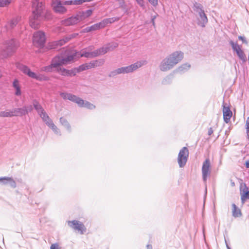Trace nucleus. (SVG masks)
<instances>
[{"label":"nucleus","instance_id":"1","mask_svg":"<svg viewBox=\"0 0 249 249\" xmlns=\"http://www.w3.org/2000/svg\"><path fill=\"white\" fill-rule=\"evenodd\" d=\"M73 58L72 56H67L64 58L62 56H55L52 60L51 64L42 68V70L47 72L56 71V67L60 65H67L72 62Z\"/></svg>","mask_w":249,"mask_h":249},{"label":"nucleus","instance_id":"2","mask_svg":"<svg viewBox=\"0 0 249 249\" xmlns=\"http://www.w3.org/2000/svg\"><path fill=\"white\" fill-rule=\"evenodd\" d=\"M146 64L144 60L137 61L136 63L125 67H123L111 71L110 76H115L120 74H126L133 72Z\"/></svg>","mask_w":249,"mask_h":249},{"label":"nucleus","instance_id":"3","mask_svg":"<svg viewBox=\"0 0 249 249\" xmlns=\"http://www.w3.org/2000/svg\"><path fill=\"white\" fill-rule=\"evenodd\" d=\"M83 1H53L51 4L53 10L59 14H64L66 12V5H80L82 4Z\"/></svg>","mask_w":249,"mask_h":249},{"label":"nucleus","instance_id":"4","mask_svg":"<svg viewBox=\"0 0 249 249\" xmlns=\"http://www.w3.org/2000/svg\"><path fill=\"white\" fill-rule=\"evenodd\" d=\"M105 52L103 50H97L93 52H89L87 49H83L80 52H76L73 51L71 52V54L68 56H72L73 59L72 61L81 57H85L87 58H92L104 53Z\"/></svg>","mask_w":249,"mask_h":249},{"label":"nucleus","instance_id":"5","mask_svg":"<svg viewBox=\"0 0 249 249\" xmlns=\"http://www.w3.org/2000/svg\"><path fill=\"white\" fill-rule=\"evenodd\" d=\"M46 38L44 32L39 31L35 32L33 36V43L37 48H42L45 43Z\"/></svg>","mask_w":249,"mask_h":249},{"label":"nucleus","instance_id":"6","mask_svg":"<svg viewBox=\"0 0 249 249\" xmlns=\"http://www.w3.org/2000/svg\"><path fill=\"white\" fill-rule=\"evenodd\" d=\"M103 64L102 61L99 60H93L90 61L89 63H86L81 65L78 67L74 69V71L75 72H80L84 71H86L89 69L94 68L96 67H99Z\"/></svg>","mask_w":249,"mask_h":249},{"label":"nucleus","instance_id":"7","mask_svg":"<svg viewBox=\"0 0 249 249\" xmlns=\"http://www.w3.org/2000/svg\"><path fill=\"white\" fill-rule=\"evenodd\" d=\"M44 18L42 14H37L36 13V11H33L29 22L30 26L35 29L39 28L41 22Z\"/></svg>","mask_w":249,"mask_h":249},{"label":"nucleus","instance_id":"8","mask_svg":"<svg viewBox=\"0 0 249 249\" xmlns=\"http://www.w3.org/2000/svg\"><path fill=\"white\" fill-rule=\"evenodd\" d=\"M189 156V150L186 147H183L179 151L178 162L180 168L183 167L186 164Z\"/></svg>","mask_w":249,"mask_h":249},{"label":"nucleus","instance_id":"9","mask_svg":"<svg viewBox=\"0 0 249 249\" xmlns=\"http://www.w3.org/2000/svg\"><path fill=\"white\" fill-rule=\"evenodd\" d=\"M211 173V165L210 160L207 159L203 163L202 167V175L203 180L204 182L207 181L208 177Z\"/></svg>","mask_w":249,"mask_h":249},{"label":"nucleus","instance_id":"10","mask_svg":"<svg viewBox=\"0 0 249 249\" xmlns=\"http://www.w3.org/2000/svg\"><path fill=\"white\" fill-rule=\"evenodd\" d=\"M68 224L73 230L78 231L80 234H83L86 231V228L84 225L79 221H69Z\"/></svg>","mask_w":249,"mask_h":249},{"label":"nucleus","instance_id":"11","mask_svg":"<svg viewBox=\"0 0 249 249\" xmlns=\"http://www.w3.org/2000/svg\"><path fill=\"white\" fill-rule=\"evenodd\" d=\"M20 69L25 74H27L29 77L32 78H34L39 81L48 79L46 77L42 75H37L36 73L32 71L29 68L25 66H21Z\"/></svg>","mask_w":249,"mask_h":249},{"label":"nucleus","instance_id":"12","mask_svg":"<svg viewBox=\"0 0 249 249\" xmlns=\"http://www.w3.org/2000/svg\"><path fill=\"white\" fill-rule=\"evenodd\" d=\"M175 66L183 58V53L180 51L175 52L167 56Z\"/></svg>","mask_w":249,"mask_h":249},{"label":"nucleus","instance_id":"13","mask_svg":"<svg viewBox=\"0 0 249 249\" xmlns=\"http://www.w3.org/2000/svg\"><path fill=\"white\" fill-rule=\"evenodd\" d=\"M160 69L162 71H167L172 69L174 66L167 57L162 60L160 65Z\"/></svg>","mask_w":249,"mask_h":249},{"label":"nucleus","instance_id":"14","mask_svg":"<svg viewBox=\"0 0 249 249\" xmlns=\"http://www.w3.org/2000/svg\"><path fill=\"white\" fill-rule=\"evenodd\" d=\"M108 24V20L105 19L85 29L86 32L94 31L104 28Z\"/></svg>","mask_w":249,"mask_h":249},{"label":"nucleus","instance_id":"15","mask_svg":"<svg viewBox=\"0 0 249 249\" xmlns=\"http://www.w3.org/2000/svg\"><path fill=\"white\" fill-rule=\"evenodd\" d=\"M240 191L241 201L244 203L245 200L249 199V188L245 183H243L241 185Z\"/></svg>","mask_w":249,"mask_h":249},{"label":"nucleus","instance_id":"16","mask_svg":"<svg viewBox=\"0 0 249 249\" xmlns=\"http://www.w3.org/2000/svg\"><path fill=\"white\" fill-rule=\"evenodd\" d=\"M222 106L224 121L227 124L230 122L232 113L229 107H226L224 103H223Z\"/></svg>","mask_w":249,"mask_h":249},{"label":"nucleus","instance_id":"17","mask_svg":"<svg viewBox=\"0 0 249 249\" xmlns=\"http://www.w3.org/2000/svg\"><path fill=\"white\" fill-rule=\"evenodd\" d=\"M63 65H60L58 67H56V71L63 76H70L75 75V72L74 70H67L62 67V66Z\"/></svg>","mask_w":249,"mask_h":249},{"label":"nucleus","instance_id":"18","mask_svg":"<svg viewBox=\"0 0 249 249\" xmlns=\"http://www.w3.org/2000/svg\"><path fill=\"white\" fill-rule=\"evenodd\" d=\"M92 14L91 10H88L85 11L79 12L76 15L77 19H78V23L86 20Z\"/></svg>","mask_w":249,"mask_h":249},{"label":"nucleus","instance_id":"19","mask_svg":"<svg viewBox=\"0 0 249 249\" xmlns=\"http://www.w3.org/2000/svg\"><path fill=\"white\" fill-rule=\"evenodd\" d=\"M61 24L64 26H71L78 23V19H77L76 15L67 18L61 21Z\"/></svg>","mask_w":249,"mask_h":249},{"label":"nucleus","instance_id":"20","mask_svg":"<svg viewBox=\"0 0 249 249\" xmlns=\"http://www.w3.org/2000/svg\"><path fill=\"white\" fill-rule=\"evenodd\" d=\"M43 3L41 1H34L33 3V11H36L37 14H42L43 8Z\"/></svg>","mask_w":249,"mask_h":249},{"label":"nucleus","instance_id":"21","mask_svg":"<svg viewBox=\"0 0 249 249\" xmlns=\"http://www.w3.org/2000/svg\"><path fill=\"white\" fill-rule=\"evenodd\" d=\"M201 15L197 17V23L202 27H204L208 22V18L205 12H201Z\"/></svg>","mask_w":249,"mask_h":249},{"label":"nucleus","instance_id":"22","mask_svg":"<svg viewBox=\"0 0 249 249\" xmlns=\"http://www.w3.org/2000/svg\"><path fill=\"white\" fill-rule=\"evenodd\" d=\"M32 109L31 107L27 108L26 107H24L21 108H16L13 110L14 116H22L27 114L29 111Z\"/></svg>","mask_w":249,"mask_h":249},{"label":"nucleus","instance_id":"23","mask_svg":"<svg viewBox=\"0 0 249 249\" xmlns=\"http://www.w3.org/2000/svg\"><path fill=\"white\" fill-rule=\"evenodd\" d=\"M0 182L3 184L6 185L9 183L11 187L15 188L16 184L15 180L13 178L10 177H3L0 178Z\"/></svg>","mask_w":249,"mask_h":249},{"label":"nucleus","instance_id":"24","mask_svg":"<svg viewBox=\"0 0 249 249\" xmlns=\"http://www.w3.org/2000/svg\"><path fill=\"white\" fill-rule=\"evenodd\" d=\"M193 10L198 15L197 16L201 15V12H204L203 6L198 2H195L194 3V6L193 7Z\"/></svg>","mask_w":249,"mask_h":249},{"label":"nucleus","instance_id":"25","mask_svg":"<svg viewBox=\"0 0 249 249\" xmlns=\"http://www.w3.org/2000/svg\"><path fill=\"white\" fill-rule=\"evenodd\" d=\"M13 87L16 90L15 94L17 96H20L21 94L20 86L19 81L17 79L14 80L13 82Z\"/></svg>","mask_w":249,"mask_h":249},{"label":"nucleus","instance_id":"26","mask_svg":"<svg viewBox=\"0 0 249 249\" xmlns=\"http://www.w3.org/2000/svg\"><path fill=\"white\" fill-rule=\"evenodd\" d=\"M190 67L191 66L190 64L185 63L178 68L176 71L180 73H184L187 71L190 68Z\"/></svg>","mask_w":249,"mask_h":249},{"label":"nucleus","instance_id":"27","mask_svg":"<svg viewBox=\"0 0 249 249\" xmlns=\"http://www.w3.org/2000/svg\"><path fill=\"white\" fill-rule=\"evenodd\" d=\"M232 215L235 217H240L242 215L241 210L238 208L236 205L233 204L232 205Z\"/></svg>","mask_w":249,"mask_h":249},{"label":"nucleus","instance_id":"28","mask_svg":"<svg viewBox=\"0 0 249 249\" xmlns=\"http://www.w3.org/2000/svg\"><path fill=\"white\" fill-rule=\"evenodd\" d=\"M60 96L64 99L69 100L71 101H73L75 98V95H72L71 93H68L65 92H62L60 94Z\"/></svg>","mask_w":249,"mask_h":249},{"label":"nucleus","instance_id":"29","mask_svg":"<svg viewBox=\"0 0 249 249\" xmlns=\"http://www.w3.org/2000/svg\"><path fill=\"white\" fill-rule=\"evenodd\" d=\"M230 44L231 46L232 49L233 50L236 52V53H237V52H240L241 51L242 48L241 46L239 45L237 42H233L232 40H231L230 41Z\"/></svg>","mask_w":249,"mask_h":249},{"label":"nucleus","instance_id":"30","mask_svg":"<svg viewBox=\"0 0 249 249\" xmlns=\"http://www.w3.org/2000/svg\"><path fill=\"white\" fill-rule=\"evenodd\" d=\"M14 116L13 110L12 111H3L0 112V117H11Z\"/></svg>","mask_w":249,"mask_h":249},{"label":"nucleus","instance_id":"31","mask_svg":"<svg viewBox=\"0 0 249 249\" xmlns=\"http://www.w3.org/2000/svg\"><path fill=\"white\" fill-rule=\"evenodd\" d=\"M20 18L17 17L12 19L9 23V25L11 28H13L15 26H16L18 21L20 20Z\"/></svg>","mask_w":249,"mask_h":249},{"label":"nucleus","instance_id":"32","mask_svg":"<svg viewBox=\"0 0 249 249\" xmlns=\"http://www.w3.org/2000/svg\"><path fill=\"white\" fill-rule=\"evenodd\" d=\"M236 54L238 57L239 58V59H240L242 61H243V62H245L246 61V56L242 50L240 52H237Z\"/></svg>","mask_w":249,"mask_h":249},{"label":"nucleus","instance_id":"33","mask_svg":"<svg viewBox=\"0 0 249 249\" xmlns=\"http://www.w3.org/2000/svg\"><path fill=\"white\" fill-rule=\"evenodd\" d=\"M73 102H75L76 104H77V105L81 107H83L84 106V103H85V102L83 100L77 97V96H75V98L74 99V100H73Z\"/></svg>","mask_w":249,"mask_h":249},{"label":"nucleus","instance_id":"34","mask_svg":"<svg viewBox=\"0 0 249 249\" xmlns=\"http://www.w3.org/2000/svg\"><path fill=\"white\" fill-rule=\"evenodd\" d=\"M13 48V46L12 43L10 44H9V43H5L3 45V46L2 47V49L4 51H9V50H12Z\"/></svg>","mask_w":249,"mask_h":249},{"label":"nucleus","instance_id":"35","mask_svg":"<svg viewBox=\"0 0 249 249\" xmlns=\"http://www.w3.org/2000/svg\"><path fill=\"white\" fill-rule=\"evenodd\" d=\"M71 38L69 37H66L65 38L59 40L57 44L60 46H62L66 42L68 41Z\"/></svg>","mask_w":249,"mask_h":249},{"label":"nucleus","instance_id":"36","mask_svg":"<svg viewBox=\"0 0 249 249\" xmlns=\"http://www.w3.org/2000/svg\"><path fill=\"white\" fill-rule=\"evenodd\" d=\"M40 115L41 117L44 120V121H47V119H49V117L44 111V110H41V113Z\"/></svg>","mask_w":249,"mask_h":249},{"label":"nucleus","instance_id":"37","mask_svg":"<svg viewBox=\"0 0 249 249\" xmlns=\"http://www.w3.org/2000/svg\"><path fill=\"white\" fill-rule=\"evenodd\" d=\"M172 78L170 76H166L162 81L163 84H168L171 82Z\"/></svg>","mask_w":249,"mask_h":249},{"label":"nucleus","instance_id":"38","mask_svg":"<svg viewBox=\"0 0 249 249\" xmlns=\"http://www.w3.org/2000/svg\"><path fill=\"white\" fill-rule=\"evenodd\" d=\"M84 107H85L88 108H89V109H93V108H95V106L89 102H86L84 103Z\"/></svg>","mask_w":249,"mask_h":249},{"label":"nucleus","instance_id":"39","mask_svg":"<svg viewBox=\"0 0 249 249\" xmlns=\"http://www.w3.org/2000/svg\"><path fill=\"white\" fill-rule=\"evenodd\" d=\"M10 3V1H0V7L8 6Z\"/></svg>","mask_w":249,"mask_h":249},{"label":"nucleus","instance_id":"40","mask_svg":"<svg viewBox=\"0 0 249 249\" xmlns=\"http://www.w3.org/2000/svg\"><path fill=\"white\" fill-rule=\"evenodd\" d=\"M246 129L247 132L249 133V117L247 119L246 123Z\"/></svg>","mask_w":249,"mask_h":249},{"label":"nucleus","instance_id":"41","mask_svg":"<svg viewBox=\"0 0 249 249\" xmlns=\"http://www.w3.org/2000/svg\"><path fill=\"white\" fill-rule=\"evenodd\" d=\"M50 128H51L53 131H57L58 130L57 127L53 123V124H51L49 126Z\"/></svg>","mask_w":249,"mask_h":249},{"label":"nucleus","instance_id":"42","mask_svg":"<svg viewBox=\"0 0 249 249\" xmlns=\"http://www.w3.org/2000/svg\"><path fill=\"white\" fill-rule=\"evenodd\" d=\"M50 128H51L53 131H57L58 130L57 127L53 123V124H51L49 126Z\"/></svg>","mask_w":249,"mask_h":249},{"label":"nucleus","instance_id":"43","mask_svg":"<svg viewBox=\"0 0 249 249\" xmlns=\"http://www.w3.org/2000/svg\"><path fill=\"white\" fill-rule=\"evenodd\" d=\"M50 128H51L53 131H57L58 130L57 127L53 123V124H51L49 126Z\"/></svg>","mask_w":249,"mask_h":249},{"label":"nucleus","instance_id":"44","mask_svg":"<svg viewBox=\"0 0 249 249\" xmlns=\"http://www.w3.org/2000/svg\"><path fill=\"white\" fill-rule=\"evenodd\" d=\"M50 128H51L53 131H57L58 130L57 127L53 123V124H51L49 126Z\"/></svg>","mask_w":249,"mask_h":249},{"label":"nucleus","instance_id":"45","mask_svg":"<svg viewBox=\"0 0 249 249\" xmlns=\"http://www.w3.org/2000/svg\"><path fill=\"white\" fill-rule=\"evenodd\" d=\"M50 128H51L53 131H57L58 130L57 127L53 123V124H51L49 126Z\"/></svg>","mask_w":249,"mask_h":249},{"label":"nucleus","instance_id":"46","mask_svg":"<svg viewBox=\"0 0 249 249\" xmlns=\"http://www.w3.org/2000/svg\"><path fill=\"white\" fill-rule=\"evenodd\" d=\"M50 249H60L58 244H53L51 245Z\"/></svg>","mask_w":249,"mask_h":249},{"label":"nucleus","instance_id":"47","mask_svg":"<svg viewBox=\"0 0 249 249\" xmlns=\"http://www.w3.org/2000/svg\"><path fill=\"white\" fill-rule=\"evenodd\" d=\"M118 46V44L117 43H113L111 45H110V49H114L116 48Z\"/></svg>","mask_w":249,"mask_h":249},{"label":"nucleus","instance_id":"48","mask_svg":"<svg viewBox=\"0 0 249 249\" xmlns=\"http://www.w3.org/2000/svg\"><path fill=\"white\" fill-rule=\"evenodd\" d=\"M45 122L46 123V124L48 126L50 125V124H53V121L50 118H49V119H47V121H45Z\"/></svg>","mask_w":249,"mask_h":249},{"label":"nucleus","instance_id":"49","mask_svg":"<svg viewBox=\"0 0 249 249\" xmlns=\"http://www.w3.org/2000/svg\"><path fill=\"white\" fill-rule=\"evenodd\" d=\"M35 107L36 108V109L39 110V109L40 110H42V108L41 107H40V106L39 105H35Z\"/></svg>","mask_w":249,"mask_h":249},{"label":"nucleus","instance_id":"50","mask_svg":"<svg viewBox=\"0 0 249 249\" xmlns=\"http://www.w3.org/2000/svg\"><path fill=\"white\" fill-rule=\"evenodd\" d=\"M213 128L212 127H210L208 130V135L210 136L213 133Z\"/></svg>","mask_w":249,"mask_h":249},{"label":"nucleus","instance_id":"51","mask_svg":"<svg viewBox=\"0 0 249 249\" xmlns=\"http://www.w3.org/2000/svg\"><path fill=\"white\" fill-rule=\"evenodd\" d=\"M151 2L152 4L154 6H156L158 4V1H149Z\"/></svg>","mask_w":249,"mask_h":249},{"label":"nucleus","instance_id":"52","mask_svg":"<svg viewBox=\"0 0 249 249\" xmlns=\"http://www.w3.org/2000/svg\"><path fill=\"white\" fill-rule=\"evenodd\" d=\"M238 38H239L240 40H242L243 42H246V40H245V39L244 37H243V36H238Z\"/></svg>","mask_w":249,"mask_h":249},{"label":"nucleus","instance_id":"53","mask_svg":"<svg viewBox=\"0 0 249 249\" xmlns=\"http://www.w3.org/2000/svg\"><path fill=\"white\" fill-rule=\"evenodd\" d=\"M245 165L247 168H249V160H247L246 161Z\"/></svg>","mask_w":249,"mask_h":249},{"label":"nucleus","instance_id":"54","mask_svg":"<svg viewBox=\"0 0 249 249\" xmlns=\"http://www.w3.org/2000/svg\"><path fill=\"white\" fill-rule=\"evenodd\" d=\"M147 249H152V247L151 245H148L147 246Z\"/></svg>","mask_w":249,"mask_h":249},{"label":"nucleus","instance_id":"55","mask_svg":"<svg viewBox=\"0 0 249 249\" xmlns=\"http://www.w3.org/2000/svg\"><path fill=\"white\" fill-rule=\"evenodd\" d=\"M138 3H139V4L140 5H142V3L143 2V1H142V0H141V1H138Z\"/></svg>","mask_w":249,"mask_h":249},{"label":"nucleus","instance_id":"56","mask_svg":"<svg viewBox=\"0 0 249 249\" xmlns=\"http://www.w3.org/2000/svg\"><path fill=\"white\" fill-rule=\"evenodd\" d=\"M226 247L227 248V249H231V248L228 246V244L226 242Z\"/></svg>","mask_w":249,"mask_h":249},{"label":"nucleus","instance_id":"57","mask_svg":"<svg viewBox=\"0 0 249 249\" xmlns=\"http://www.w3.org/2000/svg\"><path fill=\"white\" fill-rule=\"evenodd\" d=\"M152 22H153V25H154V23H154V19H152Z\"/></svg>","mask_w":249,"mask_h":249},{"label":"nucleus","instance_id":"58","mask_svg":"<svg viewBox=\"0 0 249 249\" xmlns=\"http://www.w3.org/2000/svg\"><path fill=\"white\" fill-rule=\"evenodd\" d=\"M62 119H63V118H60V121H61Z\"/></svg>","mask_w":249,"mask_h":249}]
</instances>
